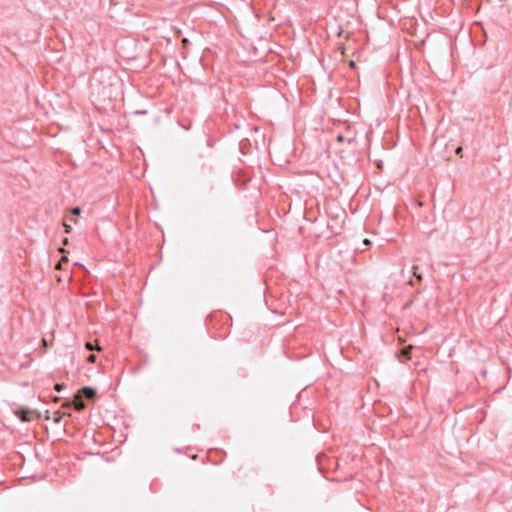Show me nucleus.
<instances>
[{"mask_svg": "<svg viewBox=\"0 0 512 512\" xmlns=\"http://www.w3.org/2000/svg\"><path fill=\"white\" fill-rule=\"evenodd\" d=\"M461 151H462V147H458V148L456 149V154H457V155H460Z\"/></svg>", "mask_w": 512, "mask_h": 512, "instance_id": "12", "label": "nucleus"}, {"mask_svg": "<svg viewBox=\"0 0 512 512\" xmlns=\"http://www.w3.org/2000/svg\"><path fill=\"white\" fill-rule=\"evenodd\" d=\"M15 413H16V415H18V416H19V418H20L23 422L30 421V418L28 417V414H29V411H28V410L21 409L20 411H16Z\"/></svg>", "mask_w": 512, "mask_h": 512, "instance_id": "4", "label": "nucleus"}, {"mask_svg": "<svg viewBox=\"0 0 512 512\" xmlns=\"http://www.w3.org/2000/svg\"><path fill=\"white\" fill-rule=\"evenodd\" d=\"M66 261H68L67 257H66V256H63V257L61 258V260L58 262V264L56 265V268H57V269H61L62 262H66Z\"/></svg>", "mask_w": 512, "mask_h": 512, "instance_id": "6", "label": "nucleus"}, {"mask_svg": "<svg viewBox=\"0 0 512 512\" xmlns=\"http://www.w3.org/2000/svg\"><path fill=\"white\" fill-rule=\"evenodd\" d=\"M87 361L94 363L96 361V356L94 354H90L87 358Z\"/></svg>", "mask_w": 512, "mask_h": 512, "instance_id": "8", "label": "nucleus"}, {"mask_svg": "<svg viewBox=\"0 0 512 512\" xmlns=\"http://www.w3.org/2000/svg\"><path fill=\"white\" fill-rule=\"evenodd\" d=\"M65 406H73L74 409L77 411L84 410L86 407V404L80 394H77L74 396V399L72 401H69Z\"/></svg>", "mask_w": 512, "mask_h": 512, "instance_id": "2", "label": "nucleus"}, {"mask_svg": "<svg viewBox=\"0 0 512 512\" xmlns=\"http://www.w3.org/2000/svg\"><path fill=\"white\" fill-rule=\"evenodd\" d=\"M363 243H364L365 245H369V244H370V240H369V239H364Z\"/></svg>", "mask_w": 512, "mask_h": 512, "instance_id": "13", "label": "nucleus"}, {"mask_svg": "<svg viewBox=\"0 0 512 512\" xmlns=\"http://www.w3.org/2000/svg\"><path fill=\"white\" fill-rule=\"evenodd\" d=\"M53 420H54L55 423H59L60 420H61V416L56 415Z\"/></svg>", "mask_w": 512, "mask_h": 512, "instance_id": "9", "label": "nucleus"}, {"mask_svg": "<svg viewBox=\"0 0 512 512\" xmlns=\"http://www.w3.org/2000/svg\"><path fill=\"white\" fill-rule=\"evenodd\" d=\"M70 229H71V227L69 225L65 224V231H66V233H69Z\"/></svg>", "mask_w": 512, "mask_h": 512, "instance_id": "10", "label": "nucleus"}, {"mask_svg": "<svg viewBox=\"0 0 512 512\" xmlns=\"http://www.w3.org/2000/svg\"><path fill=\"white\" fill-rule=\"evenodd\" d=\"M64 387H65L64 384L57 383V384H55L54 389L56 391L60 392V391H62L64 389Z\"/></svg>", "mask_w": 512, "mask_h": 512, "instance_id": "5", "label": "nucleus"}, {"mask_svg": "<svg viewBox=\"0 0 512 512\" xmlns=\"http://www.w3.org/2000/svg\"><path fill=\"white\" fill-rule=\"evenodd\" d=\"M120 81L110 69H96L90 79L91 95L98 102L111 101L117 97Z\"/></svg>", "mask_w": 512, "mask_h": 512, "instance_id": "1", "label": "nucleus"}, {"mask_svg": "<svg viewBox=\"0 0 512 512\" xmlns=\"http://www.w3.org/2000/svg\"><path fill=\"white\" fill-rule=\"evenodd\" d=\"M86 347L88 350H93L92 344L89 342L86 344Z\"/></svg>", "mask_w": 512, "mask_h": 512, "instance_id": "11", "label": "nucleus"}, {"mask_svg": "<svg viewBox=\"0 0 512 512\" xmlns=\"http://www.w3.org/2000/svg\"><path fill=\"white\" fill-rule=\"evenodd\" d=\"M337 139H338V141H343V136H342V135H339V136L337 137Z\"/></svg>", "mask_w": 512, "mask_h": 512, "instance_id": "14", "label": "nucleus"}, {"mask_svg": "<svg viewBox=\"0 0 512 512\" xmlns=\"http://www.w3.org/2000/svg\"><path fill=\"white\" fill-rule=\"evenodd\" d=\"M72 214L73 215H80L81 213V209L79 207H74L72 210H71Z\"/></svg>", "mask_w": 512, "mask_h": 512, "instance_id": "7", "label": "nucleus"}, {"mask_svg": "<svg viewBox=\"0 0 512 512\" xmlns=\"http://www.w3.org/2000/svg\"><path fill=\"white\" fill-rule=\"evenodd\" d=\"M78 394H80L82 398L85 397L87 399H93L96 395V390L92 387L85 386L78 392Z\"/></svg>", "mask_w": 512, "mask_h": 512, "instance_id": "3", "label": "nucleus"}]
</instances>
